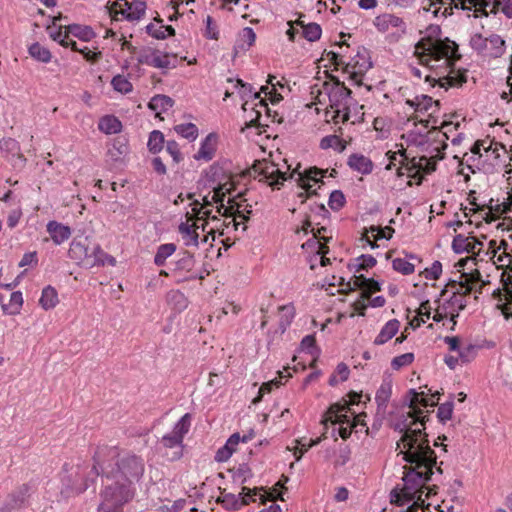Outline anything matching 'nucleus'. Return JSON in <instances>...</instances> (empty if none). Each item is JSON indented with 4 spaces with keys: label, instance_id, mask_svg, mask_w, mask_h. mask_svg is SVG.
Returning a JSON list of instances; mask_svg holds the SVG:
<instances>
[{
    "label": "nucleus",
    "instance_id": "nucleus-6",
    "mask_svg": "<svg viewBox=\"0 0 512 512\" xmlns=\"http://www.w3.org/2000/svg\"><path fill=\"white\" fill-rule=\"evenodd\" d=\"M109 480L112 483L104 486L100 492V497L103 501L110 503L112 507L122 508L133 499L135 488L129 482H124L121 479L110 478Z\"/></svg>",
    "mask_w": 512,
    "mask_h": 512
},
{
    "label": "nucleus",
    "instance_id": "nucleus-63",
    "mask_svg": "<svg viewBox=\"0 0 512 512\" xmlns=\"http://www.w3.org/2000/svg\"><path fill=\"white\" fill-rule=\"evenodd\" d=\"M415 356L412 352L404 353L402 355L396 356L391 361V367L394 370H399L402 367L408 366L413 363Z\"/></svg>",
    "mask_w": 512,
    "mask_h": 512
},
{
    "label": "nucleus",
    "instance_id": "nucleus-62",
    "mask_svg": "<svg viewBox=\"0 0 512 512\" xmlns=\"http://www.w3.org/2000/svg\"><path fill=\"white\" fill-rule=\"evenodd\" d=\"M253 473L247 463H242L238 468L233 471L232 478L234 481L240 480L242 484L246 483L248 479L252 478Z\"/></svg>",
    "mask_w": 512,
    "mask_h": 512
},
{
    "label": "nucleus",
    "instance_id": "nucleus-16",
    "mask_svg": "<svg viewBox=\"0 0 512 512\" xmlns=\"http://www.w3.org/2000/svg\"><path fill=\"white\" fill-rule=\"evenodd\" d=\"M392 394V380L384 378L380 387L376 391L375 401L377 404L376 415L384 417L386 409Z\"/></svg>",
    "mask_w": 512,
    "mask_h": 512
},
{
    "label": "nucleus",
    "instance_id": "nucleus-35",
    "mask_svg": "<svg viewBox=\"0 0 512 512\" xmlns=\"http://www.w3.org/2000/svg\"><path fill=\"white\" fill-rule=\"evenodd\" d=\"M178 231L181 234L184 245L185 246H195L199 245V234L196 231V228H193L187 222H181L178 226Z\"/></svg>",
    "mask_w": 512,
    "mask_h": 512
},
{
    "label": "nucleus",
    "instance_id": "nucleus-30",
    "mask_svg": "<svg viewBox=\"0 0 512 512\" xmlns=\"http://www.w3.org/2000/svg\"><path fill=\"white\" fill-rule=\"evenodd\" d=\"M405 168L408 172L413 171V169H419L425 174H431L436 170L437 164L435 161L430 160L427 156H421L419 160H417L415 157L412 158L410 163L405 165Z\"/></svg>",
    "mask_w": 512,
    "mask_h": 512
},
{
    "label": "nucleus",
    "instance_id": "nucleus-22",
    "mask_svg": "<svg viewBox=\"0 0 512 512\" xmlns=\"http://www.w3.org/2000/svg\"><path fill=\"white\" fill-rule=\"evenodd\" d=\"M47 232L52 238L53 242L60 245L68 240L71 236V229L69 226L63 225L57 221H49L47 224Z\"/></svg>",
    "mask_w": 512,
    "mask_h": 512
},
{
    "label": "nucleus",
    "instance_id": "nucleus-41",
    "mask_svg": "<svg viewBox=\"0 0 512 512\" xmlns=\"http://www.w3.org/2000/svg\"><path fill=\"white\" fill-rule=\"evenodd\" d=\"M470 47L478 54L483 57H488L489 44L487 37H484L481 33H475L470 37Z\"/></svg>",
    "mask_w": 512,
    "mask_h": 512
},
{
    "label": "nucleus",
    "instance_id": "nucleus-5",
    "mask_svg": "<svg viewBox=\"0 0 512 512\" xmlns=\"http://www.w3.org/2000/svg\"><path fill=\"white\" fill-rule=\"evenodd\" d=\"M412 466H404V476L402 478L404 482L405 492L417 491L423 485L431 481L432 475L434 474L433 468L437 464V457H434L432 463H410Z\"/></svg>",
    "mask_w": 512,
    "mask_h": 512
},
{
    "label": "nucleus",
    "instance_id": "nucleus-29",
    "mask_svg": "<svg viewBox=\"0 0 512 512\" xmlns=\"http://www.w3.org/2000/svg\"><path fill=\"white\" fill-rule=\"evenodd\" d=\"M127 10L122 12L124 18L128 21L139 20L146 10V2L144 0H133L131 3L126 1Z\"/></svg>",
    "mask_w": 512,
    "mask_h": 512
},
{
    "label": "nucleus",
    "instance_id": "nucleus-31",
    "mask_svg": "<svg viewBox=\"0 0 512 512\" xmlns=\"http://www.w3.org/2000/svg\"><path fill=\"white\" fill-rule=\"evenodd\" d=\"M375 25L378 28V30L382 32L388 30L390 26L400 27L403 30L405 29V23L403 19L392 14H384L382 16L376 17Z\"/></svg>",
    "mask_w": 512,
    "mask_h": 512
},
{
    "label": "nucleus",
    "instance_id": "nucleus-10",
    "mask_svg": "<svg viewBox=\"0 0 512 512\" xmlns=\"http://www.w3.org/2000/svg\"><path fill=\"white\" fill-rule=\"evenodd\" d=\"M331 81H333V84L330 85L328 91L330 106L335 108L337 112H340L339 108L343 102L351 98L352 90L349 89L344 82L340 81L337 76H331ZM324 86L327 89L329 84L326 83Z\"/></svg>",
    "mask_w": 512,
    "mask_h": 512
},
{
    "label": "nucleus",
    "instance_id": "nucleus-1",
    "mask_svg": "<svg viewBox=\"0 0 512 512\" xmlns=\"http://www.w3.org/2000/svg\"><path fill=\"white\" fill-rule=\"evenodd\" d=\"M400 441L404 444L406 451H401L403 460L407 463L421 461L424 463H432L434 457H437L435 451L431 448L428 435L423 429L409 428L408 433L402 435Z\"/></svg>",
    "mask_w": 512,
    "mask_h": 512
},
{
    "label": "nucleus",
    "instance_id": "nucleus-58",
    "mask_svg": "<svg viewBox=\"0 0 512 512\" xmlns=\"http://www.w3.org/2000/svg\"><path fill=\"white\" fill-rule=\"evenodd\" d=\"M346 204V198L341 190H333L330 193L328 205L333 211H339Z\"/></svg>",
    "mask_w": 512,
    "mask_h": 512
},
{
    "label": "nucleus",
    "instance_id": "nucleus-38",
    "mask_svg": "<svg viewBox=\"0 0 512 512\" xmlns=\"http://www.w3.org/2000/svg\"><path fill=\"white\" fill-rule=\"evenodd\" d=\"M177 249L174 243H165L157 247V251L154 255V264L157 267H162L166 264V260L172 256Z\"/></svg>",
    "mask_w": 512,
    "mask_h": 512
},
{
    "label": "nucleus",
    "instance_id": "nucleus-13",
    "mask_svg": "<svg viewBox=\"0 0 512 512\" xmlns=\"http://www.w3.org/2000/svg\"><path fill=\"white\" fill-rule=\"evenodd\" d=\"M78 470L75 474L64 475L61 479V494L65 497H73L84 493L87 490L86 484H81Z\"/></svg>",
    "mask_w": 512,
    "mask_h": 512
},
{
    "label": "nucleus",
    "instance_id": "nucleus-9",
    "mask_svg": "<svg viewBox=\"0 0 512 512\" xmlns=\"http://www.w3.org/2000/svg\"><path fill=\"white\" fill-rule=\"evenodd\" d=\"M260 490H264L263 487H255L250 489L248 487H242V492L239 495H235L233 493H222L216 499V503L220 504L227 511H237L242 506L248 505L250 502H254L255 499L252 498V495H256Z\"/></svg>",
    "mask_w": 512,
    "mask_h": 512
},
{
    "label": "nucleus",
    "instance_id": "nucleus-56",
    "mask_svg": "<svg viewBox=\"0 0 512 512\" xmlns=\"http://www.w3.org/2000/svg\"><path fill=\"white\" fill-rule=\"evenodd\" d=\"M469 237L464 236L463 234H457L454 236L452 241V250L455 254H462L472 247H470Z\"/></svg>",
    "mask_w": 512,
    "mask_h": 512
},
{
    "label": "nucleus",
    "instance_id": "nucleus-28",
    "mask_svg": "<svg viewBox=\"0 0 512 512\" xmlns=\"http://www.w3.org/2000/svg\"><path fill=\"white\" fill-rule=\"evenodd\" d=\"M406 104L413 108L415 111L420 113H426L428 110L435 104L438 108L440 107V101H434L431 96L422 94L419 96H416L414 99L406 100Z\"/></svg>",
    "mask_w": 512,
    "mask_h": 512
},
{
    "label": "nucleus",
    "instance_id": "nucleus-39",
    "mask_svg": "<svg viewBox=\"0 0 512 512\" xmlns=\"http://www.w3.org/2000/svg\"><path fill=\"white\" fill-rule=\"evenodd\" d=\"M28 53L34 60L41 63H49L52 59L50 50L39 42L32 43L28 48Z\"/></svg>",
    "mask_w": 512,
    "mask_h": 512
},
{
    "label": "nucleus",
    "instance_id": "nucleus-57",
    "mask_svg": "<svg viewBox=\"0 0 512 512\" xmlns=\"http://www.w3.org/2000/svg\"><path fill=\"white\" fill-rule=\"evenodd\" d=\"M499 10H501L507 18L512 19V0H494L489 13L497 14Z\"/></svg>",
    "mask_w": 512,
    "mask_h": 512
},
{
    "label": "nucleus",
    "instance_id": "nucleus-34",
    "mask_svg": "<svg viewBox=\"0 0 512 512\" xmlns=\"http://www.w3.org/2000/svg\"><path fill=\"white\" fill-rule=\"evenodd\" d=\"M58 302L59 299L57 290L51 285L44 287L39 299V305L47 311L53 309L58 304Z\"/></svg>",
    "mask_w": 512,
    "mask_h": 512
},
{
    "label": "nucleus",
    "instance_id": "nucleus-12",
    "mask_svg": "<svg viewBox=\"0 0 512 512\" xmlns=\"http://www.w3.org/2000/svg\"><path fill=\"white\" fill-rule=\"evenodd\" d=\"M34 492V485L24 483L8 495L5 507L8 510L21 509L29 505V498Z\"/></svg>",
    "mask_w": 512,
    "mask_h": 512
},
{
    "label": "nucleus",
    "instance_id": "nucleus-52",
    "mask_svg": "<svg viewBox=\"0 0 512 512\" xmlns=\"http://www.w3.org/2000/svg\"><path fill=\"white\" fill-rule=\"evenodd\" d=\"M302 35L309 42H315L321 38L322 28L318 23L311 22L303 25Z\"/></svg>",
    "mask_w": 512,
    "mask_h": 512
},
{
    "label": "nucleus",
    "instance_id": "nucleus-32",
    "mask_svg": "<svg viewBox=\"0 0 512 512\" xmlns=\"http://www.w3.org/2000/svg\"><path fill=\"white\" fill-rule=\"evenodd\" d=\"M98 128L105 134H117L122 130V123L114 115H105L100 119Z\"/></svg>",
    "mask_w": 512,
    "mask_h": 512
},
{
    "label": "nucleus",
    "instance_id": "nucleus-14",
    "mask_svg": "<svg viewBox=\"0 0 512 512\" xmlns=\"http://www.w3.org/2000/svg\"><path fill=\"white\" fill-rule=\"evenodd\" d=\"M103 450H104L103 448H97V450L95 451V453L93 455L92 468L90 469V471L88 473L81 472V475H79L81 484H86L87 489L90 486L95 485V482H96L98 476H100V475L102 476V468H106L104 466V462L101 458Z\"/></svg>",
    "mask_w": 512,
    "mask_h": 512
},
{
    "label": "nucleus",
    "instance_id": "nucleus-23",
    "mask_svg": "<svg viewBox=\"0 0 512 512\" xmlns=\"http://www.w3.org/2000/svg\"><path fill=\"white\" fill-rule=\"evenodd\" d=\"M170 57L177 58V54L173 52L161 51L159 49H155L153 51V55L150 61L149 66L158 68V69H169L176 68V63H171L169 60Z\"/></svg>",
    "mask_w": 512,
    "mask_h": 512
},
{
    "label": "nucleus",
    "instance_id": "nucleus-8",
    "mask_svg": "<svg viewBox=\"0 0 512 512\" xmlns=\"http://www.w3.org/2000/svg\"><path fill=\"white\" fill-rule=\"evenodd\" d=\"M372 66L370 51L362 46L358 48L357 54L345 64L343 73H349V79L355 85L360 86L362 85V77Z\"/></svg>",
    "mask_w": 512,
    "mask_h": 512
},
{
    "label": "nucleus",
    "instance_id": "nucleus-44",
    "mask_svg": "<svg viewBox=\"0 0 512 512\" xmlns=\"http://www.w3.org/2000/svg\"><path fill=\"white\" fill-rule=\"evenodd\" d=\"M298 351L306 352L313 358H318L321 353V349L316 344L315 335L309 334L303 337V339L300 342Z\"/></svg>",
    "mask_w": 512,
    "mask_h": 512
},
{
    "label": "nucleus",
    "instance_id": "nucleus-51",
    "mask_svg": "<svg viewBox=\"0 0 512 512\" xmlns=\"http://www.w3.org/2000/svg\"><path fill=\"white\" fill-rule=\"evenodd\" d=\"M113 89L122 94H128L133 90L132 83L123 75H115L111 80Z\"/></svg>",
    "mask_w": 512,
    "mask_h": 512
},
{
    "label": "nucleus",
    "instance_id": "nucleus-27",
    "mask_svg": "<svg viewBox=\"0 0 512 512\" xmlns=\"http://www.w3.org/2000/svg\"><path fill=\"white\" fill-rule=\"evenodd\" d=\"M65 29H67V33H69V35H73L84 42H89L96 37V33L93 28L88 25L73 23L65 26Z\"/></svg>",
    "mask_w": 512,
    "mask_h": 512
},
{
    "label": "nucleus",
    "instance_id": "nucleus-17",
    "mask_svg": "<svg viewBox=\"0 0 512 512\" xmlns=\"http://www.w3.org/2000/svg\"><path fill=\"white\" fill-rule=\"evenodd\" d=\"M218 135L214 132L209 133L200 144L198 152L194 155L195 160H212L217 150Z\"/></svg>",
    "mask_w": 512,
    "mask_h": 512
},
{
    "label": "nucleus",
    "instance_id": "nucleus-2",
    "mask_svg": "<svg viewBox=\"0 0 512 512\" xmlns=\"http://www.w3.org/2000/svg\"><path fill=\"white\" fill-rule=\"evenodd\" d=\"M415 49L416 51H421L419 58L422 64H424V57H429L435 61L445 59V63L450 68V73L454 71L456 62L462 57L459 53L458 44L448 37L444 38V40H438L437 43H429L422 37L415 44Z\"/></svg>",
    "mask_w": 512,
    "mask_h": 512
},
{
    "label": "nucleus",
    "instance_id": "nucleus-45",
    "mask_svg": "<svg viewBox=\"0 0 512 512\" xmlns=\"http://www.w3.org/2000/svg\"><path fill=\"white\" fill-rule=\"evenodd\" d=\"M174 131L181 137L193 142L197 139L199 130L194 123H183L174 126Z\"/></svg>",
    "mask_w": 512,
    "mask_h": 512
},
{
    "label": "nucleus",
    "instance_id": "nucleus-61",
    "mask_svg": "<svg viewBox=\"0 0 512 512\" xmlns=\"http://www.w3.org/2000/svg\"><path fill=\"white\" fill-rule=\"evenodd\" d=\"M447 286L451 288L453 291L460 290L464 296L470 295L472 292V285L468 281H464L463 278H460L458 280L456 279H449L447 282Z\"/></svg>",
    "mask_w": 512,
    "mask_h": 512
},
{
    "label": "nucleus",
    "instance_id": "nucleus-50",
    "mask_svg": "<svg viewBox=\"0 0 512 512\" xmlns=\"http://www.w3.org/2000/svg\"><path fill=\"white\" fill-rule=\"evenodd\" d=\"M91 255L94 256V262L93 265L97 264L99 266H104L105 264L115 266L116 265V259L103 251L99 245L95 246L91 252Z\"/></svg>",
    "mask_w": 512,
    "mask_h": 512
},
{
    "label": "nucleus",
    "instance_id": "nucleus-21",
    "mask_svg": "<svg viewBox=\"0 0 512 512\" xmlns=\"http://www.w3.org/2000/svg\"><path fill=\"white\" fill-rule=\"evenodd\" d=\"M491 5V0H457V4H455V9L468 10L472 9V6L475 7V17L484 16L488 17L489 12L487 11V7Z\"/></svg>",
    "mask_w": 512,
    "mask_h": 512
},
{
    "label": "nucleus",
    "instance_id": "nucleus-37",
    "mask_svg": "<svg viewBox=\"0 0 512 512\" xmlns=\"http://www.w3.org/2000/svg\"><path fill=\"white\" fill-rule=\"evenodd\" d=\"M466 70L459 71L455 75L448 74L446 76H439V86L447 90L450 87H460L467 81Z\"/></svg>",
    "mask_w": 512,
    "mask_h": 512
},
{
    "label": "nucleus",
    "instance_id": "nucleus-64",
    "mask_svg": "<svg viewBox=\"0 0 512 512\" xmlns=\"http://www.w3.org/2000/svg\"><path fill=\"white\" fill-rule=\"evenodd\" d=\"M348 399L343 398L342 404H347V408L350 409L352 405H358L360 403H365L366 401H370L369 395H363L361 392L358 393L356 391H350L347 394Z\"/></svg>",
    "mask_w": 512,
    "mask_h": 512
},
{
    "label": "nucleus",
    "instance_id": "nucleus-33",
    "mask_svg": "<svg viewBox=\"0 0 512 512\" xmlns=\"http://www.w3.org/2000/svg\"><path fill=\"white\" fill-rule=\"evenodd\" d=\"M161 444L165 448H169V449L178 448L177 451L173 452V455L170 458V460L176 461V460H179L183 456V447H184L183 440H181L176 435H174L172 433L164 435L161 439Z\"/></svg>",
    "mask_w": 512,
    "mask_h": 512
},
{
    "label": "nucleus",
    "instance_id": "nucleus-19",
    "mask_svg": "<svg viewBox=\"0 0 512 512\" xmlns=\"http://www.w3.org/2000/svg\"><path fill=\"white\" fill-rule=\"evenodd\" d=\"M129 153V141L125 135L116 136L109 148L108 155L110 156L113 162H119L122 160L124 156Z\"/></svg>",
    "mask_w": 512,
    "mask_h": 512
},
{
    "label": "nucleus",
    "instance_id": "nucleus-43",
    "mask_svg": "<svg viewBox=\"0 0 512 512\" xmlns=\"http://www.w3.org/2000/svg\"><path fill=\"white\" fill-rule=\"evenodd\" d=\"M465 297L460 290L453 291L451 297L446 301V304H448L451 307L457 308V313L451 314L450 320L453 321L454 324H456V318L459 315V312L464 310L467 306V301L465 300Z\"/></svg>",
    "mask_w": 512,
    "mask_h": 512
},
{
    "label": "nucleus",
    "instance_id": "nucleus-25",
    "mask_svg": "<svg viewBox=\"0 0 512 512\" xmlns=\"http://www.w3.org/2000/svg\"><path fill=\"white\" fill-rule=\"evenodd\" d=\"M400 322L397 319L389 320L380 330L379 334L374 339L375 345H383L392 339L398 332Z\"/></svg>",
    "mask_w": 512,
    "mask_h": 512
},
{
    "label": "nucleus",
    "instance_id": "nucleus-59",
    "mask_svg": "<svg viewBox=\"0 0 512 512\" xmlns=\"http://www.w3.org/2000/svg\"><path fill=\"white\" fill-rule=\"evenodd\" d=\"M392 268L403 275H410L415 271L414 264L410 263L405 258H395L392 261Z\"/></svg>",
    "mask_w": 512,
    "mask_h": 512
},
{
    "label": "nucleus",
    "instance_id": "nucleus-11",
    "mask_svg": "<svg viewBox=\"0 0 512 512\" xmlns=\"http://www.w3.org/2000/svg\"><path fill=\"white\" fill-rule=\"evenodd\" d=\"M350 411L347 408V404H342V402H336L329 406L327 412L325 413L323 422H331L333 425L339 424L340 426H352L355 428L357 426V422L352 420L346 412Z\"/></svg>",
    "mask_w": 512,
    "mask_h": 512
},
{
    "label": "nucleus",
    "instance_id": "nucleus-18",
    "mask_svg": "<svg viewBox=\"0 0 512 512\" xmlns=\"http://www.w3.org/2000/svg\"><path fill=\"white\" fill-rule=\"evenodd\" d=\"M326 173L327 170H323L316 166L310 167L306 169L303 173H299V177L297 179L298 185L305 191H310V189L312 188L310 182H314L315 184H324L322 178L326 176Z\"/></svg>",
    "mask_w": 512,
    "mask_h": 512
},
{
    "label": "nucleus",
    "instance_id": "nucleus-42",
    "mask_svg": "<svg viewBox=\"0 0 512 512\" xmlns=\"http://www.w3.org/2000/svg\"><path fill=\"white\" fill-rule=\"evenodd\" d=\"M165 137L160 130H153L149 133L147 148L152 154H158L164 148Z\"/></svg>",
    "mask_w": 512,
    "mask_h": 512
},
{
    "label": "nucleus",
    "instance_id": "nucleus-60",
    "mask_svg": "<svg viewBox=\"0 0 512 512\" xmlns=\"http://www.w3.org/2000/svg\"><path fill=\"white\" fill-rule=\"evenodd\" d=\"M69 256L72 259H82L83 257L90 256L89 248L78 241H72L69 248Z\"/></svg>",
    "mask_w": 512,
    "mask_h": 512
},
{
    "label": "nucleus",
    "instance_id": "nucleus-48",
    "mask_svg": "<svg viewBox=\"0 0 512 512\" xmlns=\"http://www.w3.org/2000/svg\"><path fill=\"white\" fill-rule=\"evenodd\" d=\"M454 394L449 395V399L440 404L437 410V418L440 423H446V421L452 418L453 409H454Z\"/></svg>",
    "mask_w": 512,
    "mask_h": 512
},
{
    "label": "nucleus",
    "instance_id": "nucleus-54",
    "mask_svg": "<svg viewBox=\"0 0 512 512\" xmlns=\"http://www.w3.org/2000/svg\"><path fill=\"white\" fill-rule=\"evenodd\" d=\"M20 152L19 143L13 138H3L0 140V155H16Z\"/></svg>",
    "mask_w": 512,
    "mask_h": 512
},
{
    "label": "nucleus",
    "instance_id": "nucleus-20",
    "mask_svg": "<svg viewBox=\"0 0 512 512\" xmlns=\"http://www.w3.org/2000/svg\"><path fill=\"white\" fill-rule=\"evenodd\" d=\"M347 165L354 171L363 175L372 173L374 163L368 157L360 153H353L348 157Z\"/></svg>",
    "mask_w": 512,
    "mask_h": 512
},
{
    "label": "nucleus",
    "instance_id": "nucleus-55",
    "mask_svg": "<svg viewBox=\"0 0 512 512\" xmlns=\"http://www.w3.org/2000/svg\"><path fill=\"white\" fill-rule=\"evenodd\" d=\"M357 260L360 261L358 264L349 265V269L352 270L355 269V272H359L361 270H368L370 268H373L377 264V260L374 256L370 254H362L357 258Z\"/></svg>",
    "mask_w": 512,
    "mask_h": 512
},
{
    "label": "nucleus",
    "instance_id": "nucleus-36",
    "mask_svg": "<svg viewBox=\"0 0 512 512\" xmlns=\"http://www.w3.org/2000/svg\"><path fill=\"white\" fill-rule=\"evenodd\" d=\"M487 40L489 44L488 58H500L505 53V40L498 34H491Z\"/></svg>",
    "mask_w": 512,
    "mask_h": 512
},
{
    "label": "nucleus",
    "instance_id": "nucleus-26",
    "mask_svg": "<svg viewBox=\"0 0 512 512\" xmlns=\"http://www.w3.org/2000/svg\"><path fill=\"white\" fill-rule=\"evenodd\" d=\"M256 34L251 27H245L239 32L238 39L234 45L235 54L239 51H247L254 44Z\"/></svg>",
    "mask_w": 512,
    "mask_h": 512
},
{
    "label": "nucleus",
    "instance_id": "nucleus-40",
    "mask_svg": "<svg viewBox=\"0 0 512 512\" xmlns=\"http://www.w3.org/2000/svg\"><path fill=\"white\" fill-rule=\"evenodd\" d=\"M23 305V296L21 291H14L10 295L9 303L3 304V313L5 315H17Z\"/></svg>",
    "mask_w": 512,
    "mask_h": 512
},
{
    "label": "nucleus",
    "instance_id": "nucleus-53",
    "mask_svg": "<svg viewBox=\"0 0 512 512\" xmlns=\"http://www.w3.org/2000/svg\"><path fill=\"white\" fill-rule=\"evenodd\" d=\"M168 301L174 306V309L181 312L188 306V299L180 291H171L168 294Z\"/></svg>",
    "mask_w": 512,
    "mask_h": 512
},
{
    "label": "nucleus",
    "instance_id": "nucleus-47",
    "mask_svg": "<svg viewBox=\"0 0 512 512\" xmlns=\"http://www.w3.org/2000/svg\"><path fill=\"white\" fill-rule=\"evenodd\" d=\"M267 168L271 169L269 185L274 189H280L283 183L287 180L286 172H282L273 162L267 165Z\"/></svg>",
    "mask_w": 512,
    "mask_h": 512
},
{
    "label": "nucleus",
    "instance_id": "nucleus-7",
    "mask_svg": "<svg viewBox=\"0 0 512 512\" xmlns=\"http://www.w3.org/2000/svg\"><path fill=\"white\" fill-rule=\"evenodd\" d=\"M403 406H407L411 409L408 413L407 417L413 418L415 422H419L422 425H425L427 421H429V411L423 415V410L420 407H433L435 403L432 402L424 391L418 392L416 389H409L406 394L403 396Z\"/></svg>",
    "mask_w": 512,
    "mask_h": 512
},
{
    "label": "nucleus",
    "instance_id": "nucleus-24",
    "mask_svg": "<svg viewBox=\"0 0 512 512\" xmlns=\"http://www.w3.org/2000/svg\"><path fill=\"white\" fill-rule=\"evenodd\" d=\"M174 104L175 101L170 96L157 94L150 99L148 108L154 111L156 117H158L161 113H165L172 108Z\"/></svg>",
    "mask_w": 512,
    "mask_h": 512
},
{
    "label": "nucleus",
    "instance_id": "nucleus-4",
    "mask_svg": "<svg viewBox=\"0 0 512 512\" xmlns=\"http://www.w3.org/2000/svg\"><path fill=\"white\" fill-rule=\"evenodd\" d=\"M177 256L179 258L170 263L171 276L177 284L205 279V275L194 269L196 260L193 253L181 250Z\"/></svg>",
    "mask_w": 512,
    "mask_h": 512
},
{
    "label": "nucleus",
    "instance_id": "nucleus-49",
    "mask_svg": "<svg viewBox=\"0 0 512 512\" xmlns=\"http://www.w3.org/2000/svg\"><path fill=\"white\" fill-rule=\"evenodd\" d=\"M192 415L185 413L174 425L172 434L184 440L191 427Z\"/></svg>",
    "mask_w": 512,
    "mask_h": 512
},
{
    "label": "nucleus",
    "instance_id": "nucleus-15",
    "mask_svg": "<svg viewBox=\"0 0 512 512\" xmlns=\"http://www.w3.org/2000/svg\"><path fill=\"white\" fill-rule=\"evenodd\" d=\"M230 162L226 159L218 160L209 166L208 169L204 171V175L206 180L210 184H214L217 181L228 180L231 176L228 166Z\"/></svg>",
    "mask_w": 512,
    "mask_h": 512
},
{
    "label": "nucleus",
    "instance_id": "nucleus-3",
    "mask_svg": "<svg viewBox=\"0 0 512 512\" xmlns=\"http://www.w3.org/2000/svg\"><path fill=\"white\" fill-rule=\"evenodd\" d=\"M145 471L144 460L136 454H125L119 456L113 467L110 469L102 468V477L106 479L117 478L124 482H129L131 486L139 482Z\"/></svg>",
    "mask_w": 512,
    "mask_h": 512
},
{
    "label": "nucleus",
    "instance_id": "nucleus-46",
    "mask_svg": "<svg viewBox=\"0 0 512 512\" xmlns=\"http://www.w3.org/2000/svg\"><path fill=\"white\" fill-rule=\"evenodd\" d=\"M319 146L324 150L333 148L341 153L346 149V142L337 135H327L321 139Z\"/></svg>",
    "mask_w": 512,
    "mask_h": 512
}]
</instances>
